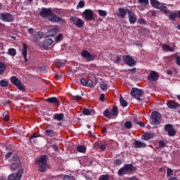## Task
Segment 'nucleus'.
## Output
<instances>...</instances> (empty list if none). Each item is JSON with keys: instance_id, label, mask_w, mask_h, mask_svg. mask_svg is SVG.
I'll use <instances>...</instances> for the list:
<instances>
[{"instance_id": "nucleus-47", "label": "nucleus", "mask_w": 180, "mask_h": 180, "mask_svg": "<svg viewBox=\"0 0 180 180\" xmlns=\"http://www.w3.org/2000/svg\"><path fill=\"white\" fill-rule=\"evenodd\" d=\"M139 4H141V5H144L145 6H147V5L150 4V2H148V0H138Z\"/></svg>"}, {"instance_id": "nucleus-20", "label": "nucleus", "mask_w": 180, "mask_h": 180, "mask_svg": "<svg viewBox=\"0 0 180 180\" xmlns=\"http://www.w3.org/2000/svg\"><path fill=\"white\" fill-rule=\"evenodd\" d=\"M22 51V55L25 58V63H27V46L25 44H23Z\"/></svg>"}, {"instance_id": "nucleus-13", "label": "nucleus", "mask_w": 180, "mask_h": 180, "mask_svg": "<svg viewBox=\"0 0 180 180\" xmlns=\"http://www.w3.org/2000/svg\"><path fill=\"white\" fill-rule=\"evenodd\" d=\"M127 12L129 23H131V25H134V23L137 22V16H136V14L130 10H127Z\"/></svg>"}, {"instance_id": "nucleus-2", "label": "nucleus", "mask_w": 180, "mask_h": 180, "mask_svg": "<svg viewBox=\"0 0 180 180\" xmlns=\"http://www.w3.org/2000/svg\"><path fill=\"white\" fill-rule=\"evenodd\" d=\"M28 33L32 34L31 37L34 41H37V40H40V39H43V32L41 31H35L34 29L30 27L28 29Z\"/></svg>"}, {"instance_id": "nucleus-14", "label": "nucleus", "mask_w": 180, "mask_h": 180, "mask_svg": "<svg viewBox=\"0 0 180 180\" xmlns=\"http://www.w3.org/2000/svg\"><path fill=\"white\" fill-rule=\"evenodd\" d=\"M54 43V41L51 39H45L42 43L39 44L40 47H42V49H44L45 50H47L49 49V46H51Z\"/></svg>"}, {"instance_id": "nucleus-31", "label": "nucleus", "mask_w": 180, "mask_h": 180, "mask_svg": "<svg viewBox=\"0 0 180 180\" xmlns=\"http://www.w3.org/2000/svg\"><path fill=\"white\" fill-rule=\"evenodd\" d=\"M7 54H8V56H11V57H15V56H16V49L13 48L9 49L8 50Z\"/></svg>"}, {"instance_id": "nucleus-51", "label": "nucleus", "mask_w": 180, "mask_h": 180, "mask_svg": "<svg viewBox=\"0 0 180 180\" xmlns=\"http://www.w3.org/2000/svg\"><path fill=\"white\" fill-rule=\"evenodd\" d=\"M122 161L121 159H117L114 160V164L116 167H119V165H122Z\"/></svg>"}, {"instance_id": "nucleus-48", "label": "nucleus", "mask_w": 180, "mask_h": 180, "mask_svg": "<svg viewBox=\"0 0 180 180\" xmlns=\"http://www.w3.org/2000/svg\"><path fill=\"white\" fill-rule=\"evenodd\" d=\"M167 106L169 109H178V107L171 102L167 103Z\"/></svg>"}, {"instance_id": "nucleus-8", "label": "nucleus", "mask_w": 180, "mask_h": 180, "mask_svg": "<svg viewBox=\"0 0 180 180\" xmlns=\"http://www.w3.org/2000/svg\"><path fill=\"white\" fill-rule=\"evenodd\" d=\"M82 16L84 20H94V11L91 9H86L83 13Z\"/></svg>"}, {"instance_id": "nucleus-37", "label": "nucleus", "mask_w": 180, "mask_h": 180, "mask_svg": "<svg viewBox=\"0 0 180 180\" xmlns=\"http://www.w3.org/2000/svg\"><path fill=\"white\" fill-rule=\"evenodd\" d=\"M77 150L79 153H85V151H86V147L84 146H77Z\"/></svg>"}, {"instance_id": "nucleus-59", "label": "nucleus", "mask_w": 180, "mask_h": 180, "mask_svg": "<svg viewBox=\"0 0 180 180\" xmlns=\"http://www.w3.org/2000/svg\"><path fill=\"white\" fill-rule=\"evenodd\" d=\"M73 99L75 101H79V100L82 99V96H81L79 95L73 96Z\"/></svg>"}, {"instance_id": "nucleus-63", "label": "nucleus", "mask_w": 180, "mask_h": 180, "mask_svg": "<svg viewBox=\"0 0 180 180\" xmlns=\"http://www.w3.org/2000/svg\"><path fill=\"white\" fill-rule=\"evenodd\" d=\"M52 148H53L54 151H58V146L56 144L52 145Z\"/></svg>"}, {"instance_id": "nucleus-28", "label": "nucleus", "mask_w": 180, "mask_h": 180, "mask_svg": "<svg viewBox=\"0 0 180 180\" xmlns=\"http://www.w3.org/2000/svg\"><path fill=\"white\" fill-rule=\"evenodd\" d=\"M53 119H55V120H58V122H61V120L64 119V114L63 113L55 114L53 115Z\"/></svg>"}, {"instance_id": "nucleus-17", "label": "nucleus", "mask_w": 180, "mask_h": 180, "mask_svg": "<svg viewBox=\"0 0 180 180\" xmlns=\"http://www.w3.org/2000/svg\"><path fill=\"white\" fill-rule=\"evenodd\" d=\"M126 15H127V11L126 9L123 8H118L117 16L119 18H121V19H124L126 18Z\"/></svg>"}, {"instance_id": "nucleus-3", "label": "nucleus", "mask_w": 180, "mask_h": 180, "mask_svg": "<svg viewBox=\"0 0 180 180\" xmlns=\"http://www.w3.org/2000/svg\"><path fill=\"white\" fill-rule=\"evenodd\" d=\"M150 123L153 126H157L161 123V115L157 111H154L151 114Z\"/></svg>"}, {"instance_id": "nucleus-21", "label": "nucleus", "mask_w": 180, "mask_h": 180, "mask_svg": "<svg viewBox=\"0 0 180 180\" xmlns=\"http://www.w3.org/2000/svg\"><path fill=\"white\" fill-rule=\"evenodd\" d=\"M147 147V145L140 141H136L134 144L135 148H146Z\"/></svg>"}, {"instance_id": "nucleus-24", "label": "nucleus", "mask_w": 180, "mask_h": 180, "mask_svg": "<svg viewBox=\"0 0 180 180\" xmlns=\"http://www.w3.org/2000/svg\"><path fill=\"white\" fill-rule=\"evenodd\" d=\"M162 3L157 1V0H150V5L155 8L156 9H159L160 6H161Z\"/></svg>"}, {"instance_id": "nucleus-29", "label": "nucleus", "mask_w": 180, "mask_h": 180, "mask_svg": "<svg viewBox=\"0 0 180 180\" xmlns=\"http://www.w3.org/2000/svg\"><path fill=\"white\" fill-rule=\"evenodd\" d=\"M120 103L121 106H122V108H126L128 105L127 101L124 100V98H123V96L122 95H120Z\"/></svg>"}, {"instance_id": "nucleus-52", "label": "nucleus", "mask_w": 180, "mask_h": 180, "mask_svg": "<svg viewBox=\"0 0 180 180\" xmlns=\"http://www.w3.org/2000/svg\"><path fill=\"white\" fill-rule=\"evenodd\" d=\"M172 175H174V170H172L170 168L167 169V176H171Z\"/></svg>"}, {"instance_id": "nucleus-53", "label": "nucleus", "mask_w": 180, "mask_h": 180, "mask_svg": "<svg viewBox=\"0 0 180 180\" xmlns=\"http://www.w3.org/2000/svg\"><path fill=\"white\" fill-rule=\"evenodd\" d=\"M87 86H89V88H94V86H95V85H94V81H92V79H89L87 81Z\"/></svg>"}, {"instance_id": "nucleus-62", "label": "nucleus", "mask_w": 180, "mask_h": 180, "mask_svg": "<svg viewBox=\"0 0 180 180\" xmlns=\"http://www.w3.org/2000/svg\"><path fill=\"white\" fill-rule=\"evenodd\" d=\"M11 155H12V152H8L6 154L5 158L6 160H8V158H11Z\"/></svg>"}, {"instance_id": "nucleus-45", "label": "nucleus", "mask_w": 180, "mask_h": 180, "mask_svg": "<svg viewBox=\"0 0 180 180\" xmlns=\"http://www.w3.org/2000/svg\"><path fill=\"white\" fill-rule=\"evenodd\" d=\"M16 86L19 89V91H22V92H25V85L22 84L20 82Z\"/></svg>"}, {"instance_id": "nucleus-35", "label": "nucleus", "mask_w": 180, "mask_h": 180, "mask_svg": "<svg viewBox=\"0 0 180 180\" xmlns=\"http://www.w3.org/2000/svg\"><path fill=\"white\" fill-rule=\"evenodd\" d=\"M128 172L126 170V168L124 167L120 168L119 170H118V175L120 176H121V175H123V174H127Z\"/></svg>"}, {"instance_id": "nucleus-58", "label": "nucleus", "mask_w": 180, "mask_h": 180, "mask_svg": "<svg viewBox=\"0 0 180 180\" xmlns=\"http://www.w3.org/2000/svg\"><path fill=\"white\" fill-rule=\"evenodd\" d=\"M63 39V34H59L55 39L56 41H60Z\"/></svg>"}, {"instance_id": "nucleus-60", "label": "nucleus", "mask_w": 180, "mask_h": 180, "mask_svg": "<svg viewBox=\"0 0 180 180\" xmlns=\"http://www.w3.org/2000/svg\"><path fill=\"white\" fill-rule=\"evenodd\" d=\"M158 143H159L160 147H165L166 146V143L164 141H159Z\"/></svg>"}, {"instance_id": "nucleus-44", "label": "nucleus", "mask_w": 180, "mask_h": 180, "mask_svg": "<svg viewBox=\"0 0 180 180\" xmlns=\"http://www.w3.org/2000/svg\"><path fill=\"white\" fill-rule=\"evenodd\" d=\"M85 6V2L84 1H79L77 6V9H81Z\"/></svg>"}, {"instance_id": "nucleus-4", "label": "nucleus", "mask_w": 180, "mask_h": 180, "mask_svg": "<svg viewBox=\"0 0 180 180\" xmlns=\"http://www.w3.org/2000/svg\"><path fill=\"white\" fill-rule=\"evenodd\" d=\"M144 90L138 88H132L131 90V95L132 98H135L137 101H141V96H143Z\"/></svg>"}, {"instance_id": "nucleus-39", "label": "nucleus", "mask_w": 180, "mask_h": 180, "mask_svg": "<svg viewBox=\"0 0 180 180\" xmlns=\"http://www.w3.org/2000/svg\"><path fill=\"white\" fill-rule=\"evenodd\" d=\"M100 86L102 91H106V89H108V84L105 83V82H101Z\"/></svg>"}, {"instance_id": "nucleus-46", "label": "nucleus", "mask_w": 180, "mask_h": 180, "mask_svg": "<svg viewBox=\"0 0 180 180\" xmlns=\"http://www.w3.org/2000/svg\"><path fill=\"white\" fill-rule=\"evenodd\" d=\"M124 127L126 129H131V127H133V124H131V122L127 121L124 123Z\"/></svg>"}, {"instance_id": "nucleus-49", "label": "nucleus", "mask_w": 180, "mask_h": 180, "mask_svg": "<svg viewBox=\"0 0 180 180\" xmlns=\"http://www.w3.org/2000/svg\"><path fill=\"white\" fill-rule=\"evenodd\" d=\"M95 147H99L100 149H101L102 150H105L106 148V144H101V146H99V144H98V143H96L94 144Z\"/></svg>"}, {"instance_id": "nucleus-32", "label": "nucleus", "mask_w": 180, "mask_h": 180, "mask_svg": "<svg viewBox=\"0 0 180 180\" xmlns=\"http://www.w3.org/2000/svg\"><path fill=\"white\" fill-rule=\"evenodd\" d=\"M153 137H154V134H145L143 135L142 139L143 140L147 141L153 139Z\"/></svg>"}, {"instance_id": "nucleus-22", "label": "nucleus", "mask_w": 180, "mask_h": 180, "mask_svg": "<svg viewBox=\"0 0 180 180\" xmlns=\"http://www.w3.org/2000/svg\"><path fill=\"white\" fill-rule=\"evenodd\" d=\"M56 66L58 67V68H61L63 67H64V65H65V63H67V60H60L58 59L55 61Z\"/></svg>"}, {"instance_id": "nucleus-6", "label": "nucleus", "mask_w": 180, "mask_h": 180, "mask_svg": "<svg viewBox=\"0 0 180 180\" xmlns=\"http://www.w3.org/2000/svg\"><path fill=\"white\" fill-rule=\"evenodd\" d=\"M0 19L3 22H13L15 20L13 15L11 13H0Z\"/></svg>"}, {"instance_id": "nucleus-61", "label": "nucleus", "mask_w": 180, "mask_h": 180, "mask_svg": "<svg viewBox=\"0 0 180 180\" xmlns=\"http://www.w3.org/2000/svg\"><path fill=\"white\" fill-rule=\"evenodd\" d=\"M4 120L5 122H8L9 120V115H6V114H4Z\"/></svg>"}, {"instance_id": "nucleus-10", "label": "nucleus", "mask_w": 180, "mask_h": 180, "mask_svg": "<svg viewBox=\"0 0 180 180\" xmlns=\"http://www.w3.org/2000/svg\"><path fill=\"white\" fill-rule=\"evenodd\" d=\"M123 60L125 64L129 67H134V65H136V60L133 57L125 56L123 57Z\"/></svg>"}, {"instance_id": "nucleus-26", "label": "nucleus", "mask_w": 180, "mask_h": 180, "mask_svg": "<svg viewBox=\"0 0 180 180\" xmlns=\"http://www.w3.org/2000/svg\"><path fill=\"white\" fill-rule=\"evenodd\" d=\"M11 81L13 85L16 86L18 84H20V80L16 77V76H13L11 77Z\"/></svg>"}, {"instance_id": "nucleus-55", "label": "nucleus", "mask_w": 180, "mask_h": 180, "mask_svg": "<svg viewBox=\"0 0 180 180\" xmlns=\"http://www.w3.org/2000/svg\"><path fill=\"white\" fill-rule=\"evenodd\" d=\"M167 133H168L169 136H170L171 137H173V136L176 134V132L173 129H170L169 131H167Z\"/></svg>"}, {"instance_id": "nucleus-41", "label": "nucleus", "mask_w": 180, "mask_h": 180, "mask_svg": "<svg viewBox=\"0 0 180 180\" xmlns=\"http://www.w3.org/2000/svg\"><path fill=\"white\" fill-rule=\"evenodd\" d=\"M103 116L108 117V119H110V117H112V114L108 109H106L103 112Z\"/></svg>"}, {"instance_id": "nucleus-57", "label": "nucleus", "mask_w": 180, "mask_h": 180, "mask_svg": "<svg viewBox=\"0 0 180 180\" xmlns=\"http://www.w3.org/2000/svg\"><path fill=\"white\" fill-rule=\"evenodd\" d=\"M99 180H109V176L108 175H101L99 179Z\"/></svg>"}, {"instance_id": "nucleus-40", "label": "nucleus", "mask_w": 180, "mask_h": 180, "mask_svg": "<svg viewBox=\"0 0 180 180\" xmlns=\"http://www.w3.org/2000/svg\"><path fill=\"white\" fill-rule=\"evenodd\" d=\"M98 13L101 18H105V16H108V13H106V11L104 10H98Z\"/></svg>"}, {"instance_id": "nucleus-15", "label": "nucleus", "mask_w": 180, "mask_h": 180, "mask_svg": "<svg viewBox=\"0 0 180 180\" xmlns=\"http://www.w3.org/2000/svg\"><path fill=\"white\" fill-rule=\"evenodd\" d=\"M49 20H50V22H61L62 23H63V22H65L63 18H61V16H58L57 15H51V18H49Z\"/></svg>"}, {"instance_id": "nucleus-50", "label": "nucleus", "mask_w": 180, "mask_h": 180, "mask_svg": "<svg viewBox=\"0 0 180 180\" xmlns=\"http://www.w3.org/2000/svg\"><path fill=\"white\" fill-rule=\"evenodd\" d=\"M9 84L8 83V82L6 80H1L0 81V86H8Z\"/></svg>"}, {"instance_id": "nucleus-56", "label": "nucleus", "mask_w": 180, "mask_h": 180, "mask_svg": "<svg viewBox=\"0 0 180 180\" xmlns=\"http://www.w3.org/2000/svg\"><path fill=\"white\" fill-rule=\"evenodd\" d=\"M80 82H81L82 85H83V86H86L88 81H86V79H85V78H82L80 80Z\"/></svg>"}, {"instance_id": "nucleus-18", "label": "nucleus", "mask_w": 180, "mask_h": 180, "mask_svg": "<svg viewBox=\"0 0 180 180\" xmlns=\"http://www.w3.org/2000/svg\"><path fill=\"white\" fill-rule=\"evenodd\" d=\"M165 5L167 4L162 3L158 9L159 11H161L162 13H165V15H169L171 11L167 8V6Z\"/></svg>"}, {"instance_id": "nucleus-9", "label": "nucleus", "mask_w": 180, "mask_h": 180, "mask_svg": "<svg viewBox=\"0 0 180 180\" xmlns=\"http://www.w3.org/2000/svg\"><path fill=\"white\" fill-rule=\"evenodd\" d=\"M70 21L74 23L75 26L79 27V29H81V27H84V25H85V22H84V21L81 18L77 17L70 18Z\"/></svg>"}, {"instance_id": "nucleus-42", "label": "nucleus", "mask_w": 180, "mask_h": 180, "mask_svg": "<svg viewBox=\"0 0 180 180\" xmlns=\"http://www.w3.org/2000/svg\"><path fill=\"white\" fill-rule=\"evenodd\" d=\"M91 113H92V110L84 108L83 110V115H85V116H90Z\"/></svg>"}, {"instance_id": "nucleus-34", "label": "nucleus", "mask_w": 180, "mask_h": 180, "mask_svg": "<svg viewBox=\"0 0 180 180\" xmlns=\"http://www.w3.org/2000/svg\"><path fill=\"white\" fill-rule=\"evenodd\" d=\"M124 167L127 170V172H131V171H133V169H134L133 165H131V164H127V165H124Z\"/></svg>"}, {"instance_id": "nucleus-11", "label": "nucleus", "mask_w": 180, "mask_h": 180, "mask_svg": "<svg viewBox=\"0 0 180 180\" xmlns=\"http://www.w3.org/2000/svg\"><path fill=\"white\" fill-rule=\"evenodd\" d=\"M40 15L42 18H50L53 15L51 8H42L40 12Z\"/></svg>"}, {"instance_id": "nucleus-23", "label": "nucleus", "mask_w": 180, "mask_h": 180, "mask_svg": "<svg viewBox=\"0 0 180 180\" xmlns=\"http://www.w3.org/2000/svg\"><path fill=\"white\" fill-rule=\"evenodd\" d=\"M46 101L49 103H56V105H60V101H58V98L57 97H50L46 99Z\"/></svg>"}, {"instance_id": "nucleus-38", "label": "nucleus", "mask_w": 180, "mask_h": 180, "mask_svg": "<svg viewBox=\"0 0 180 180\" xmlns=\"http://www.w3.org/2000/svg\"><path fill=\"white\" fill-rule=\"evenodd\" d=\"M178 16V13H172L169 15V19L170 20H175Z\"/></svg>"}, {"instance_id": "nucleus-1", "label": "nucleus", "mask_w": 180, "mask_h": 180, "mask_svg": "<svg viewBox=\"0 0 180 180\" xmlns=\"http://www.w3.org/2000/svg\"><path fill=\"white\" fill-rule=\"evenodd\" d=\"M39 165V172H46V169H47V156L42 155L37 160Z\"/></svg>"}, {"instance_id": "nucleus-27", "label": "nucleus", "mask_w": 180, "mask_h": 180, "mask_svg": "<svg viewBox=\"0 0 180 180\" xmlns=\"http://www.w3.org/2000/svg\"><path fill=\"white\" fill-rule=\"evenodd\" d=\"M45 134L49 137H54V136H56V132L53 131V129H48L45 130Z\"/></svg>"}, {"instance_id": "nucleus-12", "label": "nucleus", "mask_w": 180, "mask_h": 180, "mask_svg": "<svg viewBox=\"0 0 180 180\" xmlns=\"http://www.w3.org/2000/svg\"><path fill=\"white\" fill-rule=\"evenodd\" d=\"M81 56L83 58H86L87 61H93V60H95V56L93 54H91L88 51L84 50L81 53Z\"/></svg>"}, {"instance_id": "nucleus-54", "label": "nucleus", "mask_w": 180, "mask_h": 180, "mask_svg": "<svg viewBox=\"0 0 180 180\" xmlns=\"http://www.w3.org/2000/svg\"><path fill=\"white\" fill-rule=\"evenodd\" d=\"M172 129V125L171 124H167L165 125V131H169Z\"/></svg>"}, {"instance_id": "nucleus-30", "label": "nucleus", "mask_w": 180, "mask_h": 180, "mask_svg": "<svg viewBox=\"0 0 180 180\" xmlns=\"http://www.w3.org/2000/svg\"><path fill=\"white\" fill-rule=\"evenodd\" d=\"M110 113L111 116H117V115H119V109L117 108V106H114L111 110Z\"/></svg>"}, {"instance_id": "nucleus-7", "label": "nucleus", "mask_w": 180, "mask_h": 180, "mask_svg": "<svg viewBox=\"0 0 180 180\" xmlns=\"http://www.w3.org/2000/svg\"><path fill=\"white\" fill-rule=\"evenodd\" d=\"M23 169H20L17 173L11 174L8 176V180H20L22 179V175H23Z\"/></svg>"}, {"instance_id": "nucleus-25", "label": "nucleus", "mask_w": 180, "mask_h": 180, "mask_svg": "<svg viewBox=\"0 0 180 180\" xmlns=\"http://www.w3.org/2000/svg\"><path fill=\"white\" fill-rule=\"evenodd\" d=\"M37 137H41V135L34 134L30 137V141L32 143V144H36V139Z\"/></svg>"}, {"instance_id": "nucleus-16", "label": "nucleus", "mask_w": 180, "mask_h": 180, "mask_svg": "<svg viewBox=\"0 0 180 180\" xmlns=\"http://www.w3.org/2000/svg\"><path fill=\"white\" fill-rule=\"evenodd\" d=\"M158 72L155 71H152L148 77V81H157L158 80Z\"/></svg>"}, {"instance_id": "nucleus-33", "label": "nucleus", "mask_w": 180, "mask_h": 180, "mask_svg": "<svg viewBox=\"0 0 180 180\" xmlns=\"http://www.w3.org/2000/svg\"><path fill=\"white\" fill-rule=\"evenodd\" d=\"M163 49L166 51H170L172 53H174V51H175V49L171 47L170 45H163Z\"/></svg>"}, {"instance_id": "nucleus-19", "label": "nucleus", "mask_w": 180, "mask_h": 180, "mask_svg": "<svg viewBox=\"0 0 180 180\" xmlns=\"http://www.w3.org/2000/svg\"><path fill=\"white\" fill-rule=\"evenodd\" d=\"M57 33H58V28L55 27V28L48 31L46 32V36H48L49 37H54V36H56V34H57Z\"/></svg>"}, {"instance_id": "nucleus-36", "label": "nucleus", "mask_w": 180, "mask_h": 180, "mask_svg": "<svg viewBox=\"0 0 180 180\" xmlns=\"http://www.w3.org/2000/svg\"><path fill=\"white\" fill-rule=\"evenodd\" d=\"M5 70H6V66L3 63L0 62V75H2V74L5 72Z\"/></svg>"}, {"instance_id": "nucleus-5", "label": "nucleus", "mask_w": 180, "mask_h": 180, "mask_svg": "<svg viewBox=\"0 0 180 180\" xmlns=\"http://www.w3.org/2000/svg\"><path fill=\"white\" fill-rule=\"evenodd\" d=\"M12 160L15 162L11 165V171H16V169L22 165V163L20 162V160H19V157L17 156V155H14Z\"/></svg>"}, {"instance_id": "nucleus-43", "label": "nucleus", "mask_w": 180, "mask_h": 180, "mask_svg": "<svg viewBox=\"0 0 180 180\" xmlns=\"http://www.w3.org/2000/svg\"><path fill=\"white\" fill-rule=\"evenodd\" d=\"M64 180H75V177L72 176V174H66L63 177Z\"/></svg>"}, {"instance_id": "nucleus-64", "label": "nucleus", "mask_w": 180, "mask_h": 180, "mask_svg": "<svg viewBox=\"0 0 180 180\" xmlns=\"http://www.w3.org/2000/svg\"><path fill=\"white\" fill-rule=\"evenodd\" d=\"M176 63L177 65H180V56L176 57Z\"/></svg>"}]
</instances>
